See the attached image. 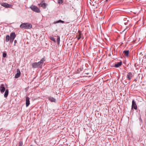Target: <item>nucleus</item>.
I'll use <instances>...</instances> for the list:
<instances>
[{
  "mask_svg": "<svg viewBox=\"0 0 146 146\" xmlns=\"http://www.w3.org/2000/svg\"><path fill=\"white\" fill-rule=\"evenodd\" d=\"M45 61L44 58H42L38 62H34L32 64L31 66L33 68H41L44 62Z\"/></svg>",
  "mask_w": 146,
  "mask_h": 146,
  "instance_id": "nucleus-1",
  "label": "nucleus"
},
{
  "mask_svg": "<svg viewBox=\"0 0 146 146\" xmlns=\"http://www.w3.org/2000/svg\"><path fill=\"white\" fill-rule=\"evenodd\" d=\"M20 27L22 29H30L32 28V25L29 23H24L21 24Z\"/></svg>",
  "mask_w": 146,
  "mask_h": 146,
  "instance_id": "nucleus-2",
  "label": "nucleus"
},
{
  "mask_svg": "<svg viewBox=\"0 0 146 146\" xmlns=\"http://www.w3.org/2000/svg\"><path fill=\"white\" fill-rule=\"evenodd\" d=\"M16 37V35L15 33L12 32L10 34V42H12L15 37Z\"/></svg>",
  "mask_w": 146,
  "mask_h": 146,
  "instance_id": "nucleus-3",
  "label": "nucleus"
},
{
  "mask_svg": "<svg viewBox=\"0 0 146 146\" xmlns=\"http://www.w3.org/2000/svg\"><path fill=\"white\" fill-rule=\"evenodd\" d=\"M30 8L34 11L37 13H40V11L39 9L35 6H32L30 7Z\"/></svg>",
  "mask_w": 146,
  "mask_h": 146,
  "instance_id": "nucleus-4",
  "label": "nucleus"
},
{
  "mask_svg": "<svg viewBox=\"0 0 146 146\" xmlns=\"http://www.w3.org/2000/svg\"><path fill=\"white\" fill-rule=\"evenodd\" d=\"M82 37L83 35L82 34V32L79 31L76 33V38H77L78 40Z\"/></svg>",
  "mask_w": 146,
  "mask_h": 146,
  "instance_id": "nucleus-5",
  "label": "nucleus"
},
{
  "mask_svg": "<svg viewBox=\"0 0 146 146\" xmlns=\"http://www.w3.org/2000/svg\"><path fill=\"white\" fill-rule=\"evenodd\" d=\"M131 109L132 110L133 109H134L135 110H136L137 109V106L136 102L134 100H133L132 101Z\"/></svg>",
  "mask_w": 146,
  "mask_h": 146,
  "instance_id": "nucleus-6",
  "label": "nucleus"
},
{
  "mask_svg": "<svg viewBox=\"0 0 146 146\" xmlns=\"http://www.w3.org/2000/svg\"><path fill=\"white\" fill-rule=\"evenodd\" d=\"M44 1H42L40 3L38 4V5L39 7H41L43 9H45L47 5L46 3H43Z\"/></svg>",
  "mask_w": 146,
  "mask_h": 146,
  "instance_id": "nucleus-7",
  "label": "nucleus"
},
{
  "mask_svg": "<svg viewBox=\"0 0 146 146\" xmlns=\"http://www.w3.org/2000/svg\"><path fill=\"white\" fill-rule=\"evenodd\" d=\"M1 5L2 6L5 8H10L12 6V5L8 4L6 3H1Z\"/></svg>",
  "mask_w": 146,
  "mask_h": 146,
  "instance_id": "nucleus-8",
  "label": "nucleus"
},
{
  "mask_svg": "<svg viewBox=\"0 0 146 146\" xmlns=\"http://www.w3.org/2000/svg\"><path fill=\"white\" fill-rule=\"evenodd\" d=\"M133 75L131 72H128L126 78L129 81H130Z\"/></svg>",
  "mask_w": 146,
  "mask_h": 146,
  "instance_id": "nucleus-9",
  "label": "nucleus"
},
{
  "mask_svg": "<svg viewBox=\"0 0 146 146\" xmlns=\"http://www.w3.org/2000/svg\"><path fill=\"white\" fill-rule=\"evenodd\" d=\"M3 84H1L0 86V91L1 93H3L5 90V88Z\"/></svg>",
  "mask_w": 146,
  "mask_h": 146,
  "instance_id": "nucleus-10",
  "label": "nucleus"
},
{
  "mask_svg": "<svg viewBox=\"0 0 146 146\" xmlns=\"http://www.w3.org/2000/svg\"><path fill=\"white\" fill-rule=\"evenodd\" d=\"M17 72L15 76V78H19L21 75V72L19 69H17Z\"/></svg>",
  "mask_w": 146,
  "mask_h": 146,
  "instance_id": "nucleus-11",
  "label": "nucleus"
},
{
  "mask_svg": "<svg viewBox=\"0 0 146 146\" xmlns=\"http://www.w3.org/2000/svg\"><path fill=\"white\" fill-rule=\"evenodd\" d=\"M30 104L29 98V97H27L26 99V105L27 107L29 106Z\"/></svg>",
  "mask_w": 146,
  "mask_h": 146,
  "instance_id": "nucleus-12",
  "label": "nucleus"
},
{
  "mask_svg": "<svg viewBox=\"0 0 146 146\" xmlns=\"http://www.w3.org/2000/svg\"><path fill=\"white\" fill-rule=\"evenodd\" d=\"M123 53H124L125 55L127 57L129 56V51L127 50H124L123 51Z\"/></svg>",
  "mask_w": 146,
  "mask_h": 146,
  "instance_id": "nucleus-13",
  "label": "nucleus"
},
{
  "mask_svg": "<svg viewBox=\"0 0 146 146\" xmlns=\"http://www.w3.org/2000/svg\"><path fill=\"white\" fill-rule=\"evenodd\" d=\"M122 64V62L121 61H120L119 62H118L117 63L115 64V67L117 68L120 66Z\"/></svg>",
  "mask_w": 146,
  "mask_h": 146,
  "instance_id": "nucleus-14",
  "label": "nucleus"
},
{
  "mask_svg": "<svg viewBox=\"0 0 146 146\" xmlns=\"http://www.w3.org/2000/svg\"><path fill=\"white\" fill-rule=\"evenodd\" d=\"M48 100L51 102H55L56 101V100L55 98H53L50 96L48 98Z\"/></svg>",
  "mask_w": 146,
  "mask_h": 146,
  "instance_id": "nucleus-15",
  "label": "nucleus"
},
{
  "mask_svg": "<svg viewBox=\"0 0 146 146\" xmlns=\"http://www.w3.org/2000/svg\"><path fill=\"white\" fill-rule=\"evenodd\" d=\"M9 94V90L8 89H6L4 94L5 97L6 98L8 96Z\"/></svg>",
  "mask_w": 146,
  "mask_h": 146,
  "instance_id": "nucleus-16",
  "label": "nucleus"
},
{
  "mask_svg": "<svg viewBox=\"0 0 146 146\" xmlns=\"http://www.w3.org/2000/svg\"><path fill=\"white\" fill-rule=\"evenodd\" d=\"M10 40V37L9 35H7L6 36L5 41L6 42H7Z\"/></svg>",
  "mask_w": 146,
  "mask_h": 146,
  "instance_id": "nucleus-17",
  "label": "nucleus"
},
{
  "mask_svg": "<svg viewBox=\"0 0 146 146\" xmlns=\"http://www.w3.org/2000/svg\"><path fill=\"white\" fill-rule=\"evenodd\" d=\"M64 23V21H62V20H59L58 21H57L54 22V24H55V23Z\"/></svg>",
  "mask_w": 146,
  "mask_h": 146,
  "instance_id": "nucleus-18",
  "label": "nucleus"
},
{
  "mask_svg": "<svg viewBox=\"0 0 146 146\" xmlns=\"http://www.w3.org/2000/svg\"><path fill=\"white\" fill-rule=\"evenodd\" d=\"M58 3L60 4H62L63 3V1L62 0H58Z\"/></svg>",
  "mask_w": 146,
  "mask_h": 146,
  "instance_id": "nucleus-19",
  "label": "nucleus"
},
{
  "mask_svg": "<svg viewBox=\"0 0 146 146\" xmlns=\"http://www.w3.org/2000/svg\"><path fill=\"white\" fill-rule=\"evenodd\" d=\"M23 143L22 141H20L19 143L18 146H23Z\"/></svg>",
  "mask_w": 146,
  "mask_h": 146,
  "instance_id": "nucleus-20",
  "label": "nucleus"
},
{
  "mask_svg": "<svg viewBox=\"0 0 146 146\" xmlns=\"http://www.w3.org/2000/svg\"><path fill=\"white\" fill-rule=\"evenodd\" d=\"M57 42L58 44H60V37L59 36H57Z\"/></svg>",
  "mask_w": 146,
  "mask_h": 146,
  "instance_id": "nucleus-21",
  "label": "nucleus"
},
{
  "mask_svg": "<svg viewBox=\"0 0 146 146\" xmlns=\"http://www.w3.org/2000/svg\"><path fill=\"white\" fill-rule=\"evenodd\" d=\"M50 39L51 40L53 41L54 42H55L56 41L55 38L53 37H50Z\"/></svg>",
  "mask_w": 146,
  "mask_h": 146,
  "instance_id": "nucleus-22",
  "label": "nucleus"
},
{
  "mask_svg": "<svg viewBox=\"0 0 146 146\" xmlns=\"http://www.w3.org/2000/svg\"><path fill=\"white\" fill-rule=\"evenodd\" d=\"M7 56V54L5 52H4L3 54V57H5Z\"/></svg>",
  "mask_w": 146,
  "mask_h": 146,
  "instance_id": "nucleus-23",
  "label": "nucleus"
},
{
  "mask_svg": "<svg viewBox=\"0 0 146 146\" xmlns=\"http://www.w3.org/2000/svg\"><path fill=\"white\" fill-rule=\"evenodd\" d=\"M17 42V41L16 40H14V46H15V44Z\"/></svg>",
  "mask_w": 146,
  "mask_h": 146,
  "instance_id": "nucleus-24",
  "label": "nucleus"
}]
</instances>
